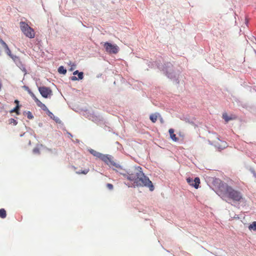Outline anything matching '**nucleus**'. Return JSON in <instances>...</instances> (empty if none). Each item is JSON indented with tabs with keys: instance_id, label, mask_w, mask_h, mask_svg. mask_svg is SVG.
<instances>
[{
	"instance_id": "obj_9",
	"label": "nucleus",
	"mask_w": 256,
	"mask_h": 256,
	"mask_svg": "<svg viewBox=\"0 0 256 256\" xmlns=\"http://www.w3.org/2000/svg\"><path fill=\"white\" fill-rule=\"evenodd\" d=\"M0 44H2V46L4 47V48L5 49V50H6V54L8 56H11L12 55V52H11V51L10 50V49L9 48L8 46L7 45V44L2 40L0 38Z\"/></svg>"
},
{
	"instance_id": "obj_27",
	"label": "nucleus",
	"mask_w": 256,
	"mask_h": 256,
	"mask_svg": "<svg viewBox=\"0 0 256 256\" xmlns=\"http://www.w3.org/2000/svg\"><path fill=\"white\" fill-rule=\"evenodd\" d=\"M71 80H78V78H76V76H72V77L71 78Z\"/></svg>"
},
{
	"instance_id": "obj_32",
	"label": "nucleus",
	"mask_w": 256,
	"mask_h": 256,
	"mask_svg": "<svg viewBox=\"0 0 256 256\" xmlns=\"http://www.w3.org/2000/svg\"><path fill=\"white\" fill-rule=\"evenodd\" d=\"M232 180H230V184H232Z\"/></svg>"
},
{
	"instance_id": "obj_23",
	"label": "nucleus",
	"mask_w": 256,
	"mask_h": 256,
	"mask_svg": "<svg viewBox=\"0 0 256 256\" xmlns=\"http://www.w3.org/2000/svg\"><path fill=\"white\" fill-rule=\"evenodd\" d=\"M84 78V74L82 72H80L78 74V79L82 80Z\"/></svg>"
},
{
	"instance_id": "obj_26",
	"label": "nucleus",
	"mask_w": 256,
	"mask_h": 256,
	"mask_svg": "<svg viewBox=\"0 0 256 256\" xmlns=\"http://www.w3.org/2000/svg\"><path fill=\"white\" fill-rule=\"evenodd\" d=\"M10 57L14 60H15L16 59H17L18 58V57L16 56H14V55H12V54L11 56H10Z\"/></svg>"
},
{
	"instance_id": "obj_13",
	"label": "nucleus",
	"mask_w": 256,
	"mask_h": 256,
	"mask_svg": "<svg viewBox=\"0 0 256 256\" xmlns=\"http://www.w3.org/2000/svg\"><path fill=\"white\" fill-rule=\"evenodd\" d=\"M36 103L37 105L40 108H41L43 110H46V109H47V108L45 106V104L42 103L38 99H36Z\"/></svg>"
},
{
	"instance_id": "obj_19",
	"label": "nucleus",
	"mask_w": 256,
	"mask_h": 256,
	"mask_svg": "<svg viewBox=\"0 0 256 256\" xmlns=\"http://www.w3.org/2000/svg\"><path fill=\"white\" fill-rule=\"evenodd\" d=\"M236 118V117L234 116H227V114H225V122H228L229 120H234Z\"/></svg>"
},
{
	"instance_id": "obj_31",
	"label": "nucleus",
	"mask_w": 256,
	"mask_h": 256,
	"mask_svg": "<svg viewBox=\"0 0 256 256\" xmlns=\"http://www.w3.org/2000/svg\"><path fill=\"white\" fill-rule=\"evenodd\" d=\"M14 102L16 104V105H19V102L18 100H14Z\"/></svg>"
},
{
	"instance_id": "obj_15",
	"label": "nucleus",
	"mask_w": 256,
	"mask_h": 256,
	"mask_svg": "<svg viewBox=\"0 0 256 256\" xmlns=\"http://www.w3.org/2000/svg\"><path fill=\"white\" fill-rule=\"evenodd\" d=\"M6 216V212L4 208L0 209V218H4Z\"/></svg>"
},
{
	"instance_id": "obj_17",
	"label": "nucleus",
	"mask_w": 256,
	"mask_h": 256,
	"mask_svg": "<svg viewBox=\"0 0 256 256\" xmlns=\"http://www.w3.org/2000/svg\"><path fill=\"white\" fill-rule=\"evenodd\" d=\"M58 72L60 74H65L66 72V70L64 68V66H60L58 68Z\"/></svg>"
},
{
	"instance_id": "obj_3",
	"label": "nucleus",
	"mask_w": 256,
	"mask_h": 256,
	"mask_svg": "<svg viewBox=\"0 0 256 256\" xmlns=\"http://www.w3.org/2000/svg\"><path fill=\"white\" fill-rule=\"evenodd\" d=\"M142 168L140 166L133 167L127 174H124L125 178L129 180L135 182L137 177L142 176Z\"/></svg>"
},
{
	"instance_id": "obj_7",
	"label": "nucleus",
	"mask_w": 256,
	"mask_h": 256,
	"mask_svg": "<svg viewBox=\"0 0 256 256\" xmlns=\"http://www.w3.org/2000/svg\"><path fill=\"white\" fill-rule=\"evenodd\" d=\"M186 182L190 186L196 189L199 188L200 183V179L198 177L196 178L194 180L190 178H186Z\"/></svg>"
},
{
	"instance_id": "obj_10",
	"label": "nucleus",
	"mask_w": 256,
	"mask_h": 256,
	"mask_svg": "<svg viewBox=\"0 0 256 256\" xmlns=\"http://www.w3.org/2000/svg\"><path fill=\"white\" fill-rule=\"evenodd\" d=\"M158 117H160V114L158 113H154L150 115V118L152 122L154 123Z\"/></svg>"
},
{
	"instance_id": "obj_29",
	"label": "nucleus",
	"mask_w": 256,
	"mask_h": 256,
	"mask_svg": "<svg viewBox=\"0 0 256 256\" xmlns=\"http://www.w3.org/2000/svg\"><path fill=\"white\" fill-rule=\"evenodd\" d=\"M158 118H159L161 122V123H163L164 122L163 118L161 117L160 116V117H158Z\"/></svg>"
},
{
	"instance_id": "obj_18",
	"label": "nucleus",
	"mask_w": 256,
	"mask_h": 256,
	"mask_svg": "<svg viewBox=\"0 0 256 256\" xmlns=\"http://www.w3.org/2000/svg\"><path fill=\"white\" fill-rule=\"evenodd\" d=\"M250 230H254L256 231V222H254L252 224L248 226Z\"/></svg>"
},
{
	"instance_id": "obj_16",
	"label": "nucleus",
	"mask_w": 256,
	"mask_h": 256,
	"mask_svg": "<svg viewBox=\"0 0 256 256\" xmlns=\"http://www.w3.org/2000/svg\"><path fill=\"white\" fill-rule=\"evenodd\" d=\"M24 114H26L29 120H32L34 118V116L32 113L30 111L25 112H24Z\"/></svg>"
},
{
	"instance_id": "obj_22",
	"label": "nucleus",
	"mask_w": 256,
	"mask_h": 256,
	"mask_svg": "<svg viewBox=\"0 0 256 256\" xmlns=\"http://www.w3.org/2000/svg\"><path fill=\"white\" fill-rule=\"evenodd\" d=\"M89 172V170L88 169H86L84 170H82V171H79V172H76V174H88V172Z\"/></svg>"
},
{
	"instance_id": "obj_21",
	"label": "nucleus",
	"mask_w": 256,
	"mask_h": 256,
	"mask_svg": "<svg viewBox=\"0 0 256 256\" xmlns=\"http://www.w3.org/2000/svg\"><path fill=\"white\" fill-rule=\"evenodd\" d=\"M68 64L71 66L69 70L70 71H72L76 68V64L71 62H70Z\"/></svg>"
},
{
	"instance_id": "obj_30",
	"label": "nucleus",
	"mask_w": 256,
	"mask_h": 256,
	"mask_svg": "<svg viewBox=\"0 0 256 256\" xmlns=\"http://www.w3.org/2000/svg\"><path fill=\"white\" fill-rule=\"evenodd\" d=\"M78 72H78V70H76L75 72H74L73 74H74V75H76V74H78Z\"/></svg>"
},
{
	"instance_id": "obj_20",
	"label": "nucleus",
	"mask_w": 256,
	"mask_h": 256,
	"mask_svg": "<svg viewBox=\"0 0 256 256\" xmlns=\"http://www.w3.org/2000/svg\"><path fill=\"white\" fill-rule=\"evenodd\" d=\"M8 124L16 126L18 124V122L14 118H11L8 120Z\"/></svg>"
},
{
	"instance_id": "obj_14",
	"label": "nucleus",
	"mask_w": 256,
	"mask_h": 256,
	"mask_svg": "<svg viewBox=\"0 0 256 256\" xmlns=\"http://www.w3.org/2000/svg\"><path fill=\"white\" fill-rule=\"evenodd\" d=\"M20 108V105H16V106L14 109L10 110V113L16 112L17 115H19L20 114V111H19Z\"/></svg>"
},
{
	"instance_id": "obj_11",
	"label": "nucleus",
	"mask_w": 256,
	"mask_h": 256,
	"mask_svg": "<svg viewBox=\"0 0 256 256\" xmlns=\"http://www.w3.org/2000/svg\"><path fill=\"white\" fill-rule=\"evenodd\" d=\"M168 132L170 134V138L174 142H177L178 140V138L176 136V135L174 134V130L172 128H170L168 130Z\"/></svg>"
},
{
	"instance_id": "obj_34",
	"label": "nucleus",
	"mask_w": 256,
	"mask_h": 256,
	"mask_svg": "<svg viewBox=\"0 0 256 256\" xmlns=\"http://www.w3.org/2000/svg\"><path fill=\"white\" fill-rule=\"evenodd\" d=\"M1 54V52H0V55Z\"/></svg>"
},
{
	"instance_id": "obj_28",
	"label": "nucleus",
	"mask_w": 256,
	"mask_h": 256,
	"mask_svg": "<svg viewBox=\"0 0 256 256\" xmlns=\"http://www.w3.org/2000/svg\"><path fill=\"white\" fill-rule=\"evenodd\" d=\"M33 151L34 153H39L40 152L38 148H34Z\"/></svg>"
},
{
	"instance_id": "obj_4",
	"label": "nucleus",
	"mask_w": 256,
	"mask_h": 256,
	"mask_svg": "<svg viewBox=\"0 0 256 256\" xmlns=\"http://www.w3.org/2000/svg\"><path fill=\"white\" fill-rule=\"evenodd\" d=\"M20 28L22 32L28 38H32L35 36L34 30L30 27L28 24L25 22H20Z\"/></svg>"
},
{
	"instance_id": "obj_24",
	"label": "nucleus",
	"mask_w": 256,
	"mask_h": 256,
	"mask_svg": "<svg viewBox=\"0 0 256 256\" xmlns=\"http://www.w3.org/2000/svg\"><path fill=\"white\" fill-rule=\"evenodd\" d=\"M29 94H30V96H32V97L33 98V99L34 100L35 102L36 101V99L37 98L35 96V95L34 94L33 92H32L30 91H29Z\"/></svg>"
},
{
	"instance_id": "obj_5",
	"label": "nucleus",
	"mask_w": 256,
	"mask_h": 256,
	"mask_svg": "<svg viewBox=\"0 0 256 256\" xmlns=\"http://www.w3.org/2000/svg\"><path fill=\"white\" fill-rule=\"evenodd\" d=\"M104 46L106 50L110 54H116L119 50V48L117 45L112 44L108 42H105L104 44Z\"/></svg>"
},
{
	"instance_id": "obj_25",
	"label": "nucleus",
	"mask_w": 256,
	"mask_h": 256,
	"mask_svg": "<svg viewBox=\"0 0 256 256\" xmlns=\"http://www.w3.org/2000/svg\"><path fill=\"white\" fill-rule=\"evenodd\" d=\"M106 187L110 190H112L113 189V185L111 184H106Z\"/></svg>"
},
{
	"instance_id": "obj_8",
	"label": "nucleus",
	"mask_w": 256,
	"mask_h": 256,
	"mask_svg": "<svg viewBox=\"0 0 256 256\" xmlns=\"http://www.w3.org/2000/svg\"><path fill=\"white\" fill-rule=\"evenodd\" d=\"M38 90L41 95L45 98L50 95L52 92L50 88L45 86L40 87Z\"/></svg>"
},
{
	"instance_id": "obj_12",
	"label": "nucleus",
	"mask_w": 256,
	"mask_h": 256,
	"mask_svg": "<svg viewBox=\"0 0 256 256\" xmlns=\"http://www.w3.org/2000/svg\"><path fill=\"white\" fill-rule=\"evenodd\" d=\"M89 152L93 156H96V158H99L100 159V156H102V154H101V153H100L99 152H96L95 150H92V149L90 150Z\"/></svg>"
},
{
	"instance_id": "obj_2",
	"label": "nucleus",
	"mask_w": 256,
	"mask_h": 256,
	"mask_svg": "<svg viewBox=\"0 0 256 256\" xmlns=\"http://www.w3.org/2000/svg\"><path fill=\"white\" fill-rule=\"evenodd\" d=\"M134 184V186H136L148 187L150 191H153L154 188L152 182L150 180L148 177L144 175L142 172V176L137 177Z\"/></svg>"
},
{
	"instance_id": "obj_33",
	"label": "nucleus",
	"mask_w": 256,
	"mask_h": 256,
	"mask_svg": "<svg viewBox=\"0 0 256 256\" xmlns=\"http://www.w3.org/2000/svg\"><path fill=\"white\" fill-rule=\"evenodd\" d=\"M222 118H224V114H222Z\"/></svg>"
},
{
	"instance_id": "obj_1",
	"label": "nucleus",
	"mask_w": 256,
	"mask_h": 256,
	"mask_svg": "<svg viewBox=\"0 0 256 256\" xmlns=\"http://www.w3.org/2000/svg\"><path fill=\"white\" fill-rule=\"evenodd\" d=\"M225 197L228 200H232L234 202H241L243 200V196L241 192L228 186H225Z\"/></svg>"
},
{
	"instance_id": "obj_6",
	"label": "nucleus",
	"mask_w": 256,
	"mask_h": 256,
	"mask_svg": "<svg viewBox=\"0 0 256 256\" xmlns=\"http://www.w3.org/2000/svg\"><path fill=\"white\" fill-rule=\"evenodd\" d=\"M100 159L104 162L106 164L110 166H115L116 168L118 167V165L116 164L112 159L110 156L108 155L102 154Z\"/></svg>"
}]
</instances>
